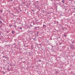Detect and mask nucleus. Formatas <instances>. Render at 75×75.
<instances>
[{
    "instance_id": "f257e3e1",
    "label": "nucleus",
    "mask_w": 75,
    "mask_h": 75,
    "mask_svg": "<svg viewBox=\"0 0 75 75\" xmlns=\"http://www.w3.org/2000/svg\"><path fill=\"white\" fill-rule=\"evenodd\" d=\"M43 26L44 27H45V28H46V25H43Z\"/></svg>"
},
{
    "instance_id": "f03ea898",
    "label": "nucleus",
    "mask_w": 75,
    "mask_h": 75,
    "mask_svg": "<svg viewBox=\"0 0 75 75\" xmlns=\"http://www.w3.org/2000/svg\"><path fill=\"white\" fill-rule=\"evenodd\" d=\"M13 26L15 27V28H16V27H17V26H16V25H14Z\"/></svg>"
},
{
    "instance_id": "7ed1b4c3",
    "label": "nucleus",
    "mask_w": 75,
    "mask_h": 75,
    "mask_svg": "<svg viewBox=\"0 0 75 75\" xmlns=\"http://www.w3.org/2000/svg\"><path fill=\"white\" fill-rule=\"evenodd\" d=\"M62 3H64L65 2V1L64 0H63L62 1Z\"/></svg>"
},
{
    "instance_id": "20e7f679",
    "label": "nucleus",
    "mask_w": 75,
    "mask_h": 75,
    "mask_svg": "<svg viewBox=\"0 0 75 75\" xmlns=\"http://www.w3.org/2000/svg\"><path fill=\"white\" fill-rule=\"evenodd\" d=\"M5 58H7V59H9V58L8 57H5Z\"/></svg>"
},
{
    "instance_id": "39448f33",
    "label": "nucleus",
    "mask_w": 75,
    "mask_h": 75,
    "mask_svg": "<svg viewBox=\"0 0 75 75\" xmlns=\"http://www.w3.org/2000/svg\"><path fill=\"white\" fill-rule=\"evenodd\" d=\"M12 34H14V31H12Z\"/></svg>"
},
{
    "instance_id": "423d86ee",
    "label": "nucleus",
    "mask_w": 75,
    "mask_h": 75,
    "mask_svg": "<svg viewBox=\"0 0 75 75\" xmlns=\"http://www.w3.org/2000/svg\"><path fill=\"white\" fill-rule=\"evenodd\" d=\"M20 29L21 30V29H22V28L20 27Z\"/></svg>"
},
{
    "instance_id": "0eeeda50",
    "label": "nucleus",
    "mask_w": 75,
    "mask_h": 75,
    "mask_svg": "<svg viewBox=\"0 0 75 75\" xmlns=\"http://www.w3.org/2000/svg\"><path fill=\"white\" fill-rule=\"evenodd\" d=\"M26 27H28V25H26Z\"/></svg>"
},
{
    "instance_id": "6e6552de",
    "label": "nucleus",
    "mask_w": 75,
    "mask_h": 75,
    "mask_svg": "<svg viewBox=\"0 0 75 75\" xmlns=\"http://www.w3.org/2000/svg\"><path fill=\"white\" fill-rule=\"evenodd\" d=\"M10 27H12V25H10Z\"/></svg>"
},
{
    "instance_id": "1a4fd4ad",
    "label": "nucleus",
    "mask_w": 75,
    "mask_h": 75,
    "mask_svg": "<svg viewBox=\"0 0 75 75\" xmlns=\"http://www.w3.org/2000/svg\"><path fill=\"white\" fill-rule=\"evenodd\" d=\"M64 36L65 37H67V36L66 35H64Z\"/></svg>"
},
{
    "instance_id": "9d476101",
    "label": "nucleus",
    "mask_w": 75,
    "mask_h": 75,
    "mask_svg": "<svg viewBox=\"0 0 75 75\" xmlns=\"http://www.w3.org/2000/svg\"><path fill=\"white\" fill-rule=\"evenodd\" d=\"M37 28V27H35V28Z\"/></svg>"
},
{
    "instance_id": "9b49d317",
    "label": "nucleus",
    "mask_w": 75,
    "mask_h": 75,
    "mask_svg": "<svg viewBox=\"0 0 75 75\" xmlns=\"http://www.w3.org/2000/svg\"><path fill=\"white\" fill-rule=\"evenodd\" d=\"M3 58H4V56H3Z\"/></svg>"
},
{
    "instance_id": "f8f14e48",
    "label": "nucleus",
    "mask_w": 75,
    "mask_h": 75,
    "mask_svg": "<svg viewBox=\"0 0 75 75\" xmlns=\"http://www.w3.org/2000/svg\"><path fill=\"white\" fill-rule=\"evenodd\" d=\"M39 62H41V60H40V61H39Z\"/></svg>"
},
{
    "instance_id": "ddd939ff",
    "label": "nucleus",
    "mask_w": 75,
    "mask_h": 75,
    "mask_svg": "<svg viewBox=\"0 0 75 75\" xmlns=\"http://www.w3.org/2000/svg\"><path fill=\"white\" fill-rule=\"evenodd\" d=\"M1 23V21H0Z\"/></svg>"
},
{
    "instance_id": "4468645a",
    "label": "nucleus",
    "mask_w": 75,
    "mask_h": 75,
    "mask_svg": "<svg viewBox=\"0 0 75 75\" xmlns=\"http://www.w3.org/2000/svg\"><path fill=\"white\" fill-rule=\"evenodd\" d=\"M59 38H60V37H59Z\"/></svg>"
},
{
    "instance_id": "2eb2a0df",
    "label": "nucleus",
    "mask_w": 75,
    "mask_h": 75,
    "mask_svg": "<svg viewBox=\"0 0 75 75\" xmlns=\"http://www.w3.org/2000/svg\"><path fill=\"white\" fill-rule=\"evenodd\" d=\"M73 43H74V42H72V43L73 44Z\"/></svg>"
},
{
    "instance_id": "dca6fc26",
    "label": "nucleus",
    "mask_w": 75,
    "mask_h": 75,
    "mask_svg": "<svg viewBox=\"0 0 75 75\" xmlns=\"http://www.w3.org/2000/svg\"><path fill=\"white\" fill-rule=\"evenodd\" d=\"M31 25H30V26H31Z\"/></svg>"
},
{
    "instance_id": "f3484780",
    "label": "nucleus",
    "mask_w": 75,
    "mask_h": 75,
    "mask_svg": "<svg viewBox=\"0 0 75 75\" xmlns=\"http://www.w3.org/2000/svg\"><path fill=\"white\" fill-rule=\"evenodd\" d=\"M52 47H53V46H52Z\"/></svg>"
},
{
    "instance_id": "a211bd4d",
    "label": "nucleus",
    "mask_w": 75,
    "mask_h": 75,
    "mask_svg": "<svg viewBox=\"0 0 75 75\" xmlns=\"http://www.w3.org/2000/svg\"><path fill=\"white\" fill-rule=\"evenodd\" d=\"M48 14H49V13H48Z\"/></svg>"
},
{
    "instance_id": "6ab92c4d",
    "label": "nucleus",
    "mask_w": 75,
    "mask_h": 75,
    "mask_svg": "<svg viewBox=\"0 0 75 75\" xmlns=\"http://www.w3.org/2000/svg\"><path fill=\"white\" fill-rule=\"evenodd\" d=\"M57 23H58V22Z\"/></svg>"
}]
</instances>
